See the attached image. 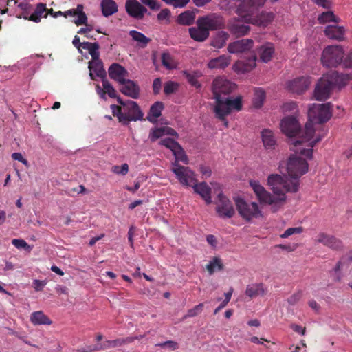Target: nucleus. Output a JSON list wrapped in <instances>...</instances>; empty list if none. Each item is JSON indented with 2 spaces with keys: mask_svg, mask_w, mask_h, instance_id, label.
I'll list each match as a JSON object with an SVG mask.
<instances>
[{
  "mask_svg": "<svg viewBox=\"0 0 352 352\" xmlns=\"http://www.w3.org/2000/svg\"><path fill=\"white\" fill-rule=\"evenodd\" d=\"M298 153L290 156L287 162L288 176L272 174L267 178V184L274 195L267 192L257 181H250V185L261 204L270 205L273 212H277L286 203V192L295 193L299 189V178L308 171V163Z\"/></svg>",
  "mask_w": 352,
  "mask_h": 352,
  "instance_id": "obj_1",
  "label": "nucleus"
},
{
  "mask_svg": "<svg viewBox=\"0 0 352 352\" xmlns=\"http://www.w3.org/2000/svg\"><path fill=\"white\" fill-rule=\"evenodd\" d=\"M282 132L287 136L292 138L298 135V140H292L291 143L293 146L291 148L296 153L311 159L313 155V147L319 142L324 135H318L312 141L306 138L305 130L300 131V126L297 119L293 116L286 117L282 120L280 123Z\"/></svg>",
  "mask_w": 352,
  "mask_h": 352,
  "instance_id": "obj_2",
  "label": "nucleus"
},
{
  "mask_svg": "<svg viewBox=\"0 0 352 352\" xmlns=\"http://www.w3.org/2000/svg\"><path fill=\"white\" fill-rule=\"evenodd\" d=\"M254 46V41L252 39L245 38L236 41L228 45V50L232 54L250 53L249 56L243 60L236 62L234 67L236 71L245 73L253 69L256 66V56L251 52Z\"/></svg>",
  "mask_w": 352,
  "mask_h": 352,
  "instance_id": "obj_3",
  "label": "nucleus"
},
{
  "mask_svg": "<svg viewBox=\"0 0 352 352\" xmlns=\"http://www.w3.org/2000/svg\"><path fill=\"white\" fill-rule=\"evenodd\" d=\"M118 102L122 107L111 104L110 108L113 116L117 117L123 125H128L131 121L143 120L144 113L136 102L132 100L124 102L121 98H118Z\"/></svg>",
  "mask_w": 352,
  "mask_h": 352,
  "instance_id": "obj_4",
  "label": "nucleus"
},
{
  "mask_svg": "<svg viewBox=\"0 0 352 352\" xmlns=\"http://www.w3.org/2000/svg\"><path fill=\"white\" fill-rule=\"evenodd\" d=\"M331 117V110L329 103L314 104L309 107L308 121L305 124V133L306 138L311 140L315 133L314 123L322 124L327 122Z\"/></svg>",
  "mask_w": 352,
  "mask_h": 352,
  "instance_id": "obj_5",
  "label": "nucleus"
},
{
  "mask_svg": "<svg viewBox=\"0 0 352 352\" xmlns=\"http://www.w3.org/2000/svg\"><path fill=\"white\" fill-rule=\"evenodd\" d=\"M214 112L216 117L222 121H225L224 124L228 126V122L226 120V117L229 115L232 111H241L242 109V97L237 96L232 99L230 97H225L218 99L215 101Z\"/></svg>",
  "mask_w": 352,
  "mask_h": 352,
  "instance_id": "obj_6",
  "label": "nucleus"
},
{
  "mask_svg": "<svg viewBox=\"0 0 352 352\" xmlns=\"http://www.w3.org/2000/svg\"><path fill=\"white\" fill-rule=\"evenodd\" d=\"M344 50L340 45H329L322 52L321 61L327 67H336L343 61Z\"/></svg>",
  "mask_w": 352,
  "mask_h": 352,
  "instance_id": "obj_7",
  "label": "nucleus"
},
{
  "mask_svg": "<svg viewBox=\"0 0 352 352\" xmlns=\"http://www.w3.org/2000/svg\"><path fill=\"white\" fill-rule=\"evenodd\" d=\"M235 204L239 214L248 221L263 217L262 212L256 202L248 203L243 199L237 197L235 199Z\"/></svg>",
  "mask_w": 352,
  "mask_h": 352,
  "instance_id": "obj_8",
  "label": "nucleus"
},
{
  "mask_svg": "<svg viewBox=\"0 0 352 352\" xmlns=\"http://www.w3.org/2000/svg\"><path fill=\"white\" fill-rule=\"evenodd\" d=\"M266 0H242L237 6L236 14L244 19L245 23L252 18L257 9L263 6Z\"/></svg>",
  "mask_w": 352,
  "mask_h": 352,
  "instance_id": "obj_9",
  "label": "nucleus"
},
{
  "mask_svg": "<svg viewBox=\"0 0 352 352\" xmlns=\"http://www.w3.org/2000/svg\"><path fill=\"white\" fill-rule=\"evenodd\" d=\"M235 89V84L232 83L223 77L216 78L212 85V90L216 101L218 99L225 98L223 96H228Z\"/></svg>",
  "mask_w": 352,
  "mask_h": 352,
  "instance_id": "obj_10",
  "label": "nucleus"
},
{
  "mask_svg": "<svg viewBox=\"0 0 352 352\" xmlns=\"http://www.w3.org/2000/svg\"><path fill=\"white\" fill-rule=\"evenodd\" d=\"M196 23H199L201 26L206 28L207 31L217 30L224 28L225 21L223 16L217 13H210L206 15L199 16Z\"/></svg>",
  "mask_w": 352,
  "mask_h": 352,
  "instance_id": "obj_11",
  "label": "nucleus"
},
{
  "mask_svg": "<svg viewBox=\"0 0 352 352\" xmlns=\"http://www.w3.org/2000/svg\"><path fill=\"white\" fill-rule=\"evenodd\" d=\"M315 242L320 243L333 251L342 252L344 250V243L340 238L324 232L318 234Z\"/></svg>",
  "mask_w": 352,
  "mask_h": 352,
  "instance_id": "obj_12",
  "label": "nucleus"
},
{
  "mask_svg": "<svg viewBox=\"0 0 352 352\" xmlns=\"http://www.w3.org/2000/svg\"><path fill=\"white\" fill-rule=\"evenodd\" d=\"M179 162L175 159V162L172 163L171 170L181 184H192V182L195 181V173L189 167L179 165Z\"/></svg>",
  "mask_w": 352,
  "mask_h": 352,
  "instance_id": "obj_13",
  "label": "nucleus"
},
{
  "mask_svg": "<svg viewBox=\"0 0 352 352\" xmlns=\"http://www.w3.org/2000/svg\"><path fill=\"white\" fill-rule=\"evenodd\" d=\"M160 144L169 148L173 152L175 159L177 160V161H181L184 164H188V157L183 148L177 142L172 138H167L161 140Z\"/></svg>",
  "mask_w": 352,
  "mask_h": 352,
  "instance_id": "obj_14",
  "label": "nucleus"
},
{
  "mask_svg": "<svg viewBox=\"0 0 352 352\" xmlns=\"http://www.w3.org/2000/svg\"><path fill=\"white\" fill-rule=\"evenodd\" d=\"M216 211L221 218H231L235 214L232 203L222 193L218 195Z\"/></svg>",
  "mask_w": 352,
  "mask_h": 352,
  "instance_id": "obj_15",
  "label": "nucleus"
},
{
  "mask_svg": "<svg viewBox=\"0 0 352 352\" xmlns=\"http://www.w3.org/2000/svg\"><path fill=\"white\" fill-rule=\"evenodd\" d=\"M333 82L325 76L318 81L314 91V96L317 100L323 101L329 98L333 89Z\"/></svg>",
  "mask_w": 352,
  "mask_h": 352,
  "instance_id": "obj_16",
  "label": "nucleus"
},
{
  "mask_svg": "<svg viewBox=\"0 0 352 352\" xmlns=\"http://www.w3.org/2000/svg\"><path fill=\"white\" fill-rule=\"evenodd\" d=\"M125 8L129 16L138 20L142 19L147 12V9L137 0H126Z\"/></svg>",
  "mask_w": 352,
  "mask_h": 352,
  "instance_id": "obj_17",
  "label": "nucleus"
},
{
  "mask_svg": "<svg viewBox=\"0 0 352 352\" xmlns=\"http://www.w3.org/2000/svg\"><path fill=\"white\" fill-rule=\"evenodd\" d=\"M247 24L243 19L234 18L229 21L228 29L236 36H241L247 34L250 30Z\"/></svg>",
  "mask_w": 352,
  "mask_h": 352,
  "instance_id": "obj_18",
  "label": "nucleus"
},
{
  "mask_svg": "<svg viewBox=\"0 0 352 352\" xmlns=\"http://www.w3.org/2000/svg\"><path fill=\"white\" fill-rule=\"evenodd\" d=\"M121 87L120 91L124 95L137 99L140 96V89L139 85L133 80L126 79L120 83Z\"/></svg>",
  "mask_w": 352,
  "mask_h": 352,
  "instance_id": "obj_19",
  "label": "nucleus"
},
{
  "mask_svg": "<svg viewBox=\"0 0 352 352\" xmlns=\"http://www.w3.org/2000/svg\"><path fill=\"white\" fill-rule=\"evenodd\" d=\"M310 84L309 77H300L289 81L287 84V88L294 93L301 94L308 89Z\"/></svg>",
  "mask_w": 352,
  "mask_h": 352,
  "instance_id": "obj_20",
  "label": "nucleus"
},
{
  "mask_svg": "<svg viewBox=\"0 0 352 352\" xmlns=\"http://www.w3.org/2000/svg\"><path fill=\"white\" fill-rule=\"evenodd\" d=\"M195 175V181L190 185H185L186 186H192L194 191L199 194L206 202L207 204H210L211 200V188L206 182L197 183V179Z\"/></svg>",
  "mask_w": 352,
  "mask_h": 352,
  "instance_id": "obj_21",
  "label": "nucleus"
},
{
  "mask_svg": "<svg viewBox=\"0 0 352 352\" xmlns=\"http://www.w3.org/2000/svg\"><path fill=\"white\" fill-rule=\"evenodd\" d=\"M109 77L119 84L126 80L129 76L128 71L118 63H113L108 69Z\"/></svg>",
  "mask_w": 352,
  "mask_h": 352,
  "instance_id": "obj_22",
  "label": "nucleus"
},
{
  "mask_svg": "<svg viewBox=\"0 0 352 352\" xmlns=\"http://www.w3.org/2000/svg\"><path fill=\"white\" fill-rule=\"evenodd\" d=\"M102 84L103 87L102 89L99 85H96V92L101 98L106 100V94H108V96L111 98L118 99V98H120L117 95L116 90L106 78L102 79Z\"/></svg>",
  "mask_w": 352,
  "mask_h": 352,
  "instance_id": "obj_23",
  "label": "nucleus"
},
{
  "mask_svg": "<svg viewBox=\"0 0 352 352\" xmlns=\"http://www.w3.org/2000/svg\"><path fill=\"white\" fill-rule=\"evenodd\" d=\"M274 17L272 12H261L256 16L253 15L252 18L249 19L248 23L260 27H266L273 21Z\"/></svg>",
  "mask_w": 352,
  "mask_h": 352,
  "instance_id": "obj_24",
  "label": "nucleus"
},
{
  "mask_svg": "<svg viewBox=\"0 0 352 352\" xmlns=\"http://www.w3.org/2000/svg\"><path fill=\"white\" fill-rule=\"evenodd\" d=\"M325 77L333 82V87L334 86L342 87L345 86L347 82L352 79V73L339 74L337 72H333L331 74Z\"/></svg>",
  "mask_w": 352,
  "mask_h": 352,
  "instance_id": "obj_25",
  "label": "nucleus"
},
{
  "mask_svg": "<svg viewBox=\"0 0 352 352\" xmlns=\"http://www.w3.org/2000/svg\"><path fill=\"white\" fill-rule=\"evenodd\" d=\"M197 27L189 28L190 37L195 41L203 42L206 41L210 35L206 28L201 26L199 23H196Z\"/></svg>",
  "mask_w": 352,
  "mask_h": 352,
  "instance_id": "obj_26",
  "label": "nucleus"
},
{
  "mask_svg": "<svg viewBox=\"0 0 352 352\" xmlns=\"http://www.w3.org/2000/svg\"><path fill=\"white\" fill-rule=\"evenodd\" d=\"M344 28L338 25H327L324 30V34L328 38L339 41L344 39Z\"/></svg>",
  "mask_w": 352,
  "mask_h": 352,
  "instance_id": "obj_27",
  "label": "nucleus"
},
{
  "mask_svg": "<svg viewBox=\"0 0 352 352\" xmlns=\"http://www.w3.org/2000/svg\"><path fill=\"white\" fill-rule=\"evenodd\" d=\"M197 12H199L197 9L186 10L178 15L176 21L182 25H190L194 23Z\"/></svg>",
  "mask_w": 352,
  "mask_h": 352,
  "instance_id": "obj_28",
  "label": "nucleus"
},
{
  "mask_svg": "<svg viewBox=\"0 0 352 352\" xmlns=\"http://www.w3.org/2000/svg\"><path fill=\"white\" fill-rule=\"evenodd\" d=\"M274 53V47L271 43H267L266 44L261 46L258 49L260 59L264 63H268L270 61Z\"/></svg>",
  "mask_w": 352,
  "mask_h": 352,
  "instance_id": "obj_29",
  "label": "nucleus"
},
{
  "mask_svg": "<svg viewBox=\"0 0 352 352\" xmlns=\"http://www.w3.org/2000/svg\"><path fill=\"white\" fill-rule=\"evenodd\" d=\"M100 6L102 15L105 17L113 15L118 10V5L114 0H102Z\"/></svg>",
  "mask_w": 352,
  "mask_h": 352,
  "instance_id": "obj_30",
  "label": "nucleus"
},
{
  "mask_svg": "<svg viewBox=\"0 0 352 352\" xmlns=\"http://www.w3.org/2000/svg\"><path fill=\"white\" fill-rule=\"evenodd\" d=\"M261 138L265 148L274 149L275 148L276 140L272 131L263 129L261 132Z\"/></svg>",
  "mask_w": 352,
  "mask_h": 352,
  "instance_id": "obj_31",
  "label": "nucleus"
},
{
  "mask_svg": "<svg viewBox=\"0 0 352 352\" xmlns=\"http://www.w3.org/2000/svg\"><path fill=\"white\" fill-rule=\"evenodd\" d=\"M230 62V59L229 56L221 55L211 59L208 63V67L210 69H225L229 65Z\"/></svg>",
  "mask_w": 352,
  "mask_h": 352,
  "instance_id": "obj_32",
  "label": "nucleus"
},
{
  "mask_svg": "<svg viewBox=\"0 0 352 352\" xmlns=\"http://www.w3.org/2000/svg\"><path fill=\"white\" fill-rule=\"evenodd\" d=\"M30 321L34 325H50L52 323L51 319L42 311H37L32 313L30 316Z\"/></svg>",
  "mask_w": 352,
  "mask_h": 352,
  "instance_id": "obj_33",
  "label": "nucleus"
},
{
  "mask_svg": "<svg viewBox=\"0 0 352 352\" xmlns=\"http://www.w3.org/2000/svg\"><path fill=\"white\" fill-rule=\"evenodd\" d=\"M163 109L164 104L162 102H155L151 105L146 119L151 122H155L157 119L161 116Z\"/></svg>",
  "mask_w": 352,
  "mask_h": 352,
  "instance_id": "obj_34",
  "label": "nucleus"
},
{
  "mask_svg": "<svg viewBox=\"0 0 352 352\" xmlns=\"http://www.w3.org/2000/svg\"><path fill=\"white\" fill-rule=\"evenodd\" d=\"M266 294V289L262 283L249 285L246 287L245 294L250 298L258 296H263Z\"/></svg>",
  "mask_w": 352,
  "mask_h": 352,
  "instance_id": "obj_35",
  "label": "nucleus"
},
{
  "mask_svg": "<svg viewBox=\"0 0 352 352\" xmlns=\"http://www.w3.org/2000/svg\"><path fill=\"white\" fill-rule=\"evenodd\" d=\"M82 48L88 50L89 54L91 56L93 60H100V52L98 51L100 45L98 43L82 42Z\"/></svg>",
  "mask_w": 352,
  "mask_h": 352,
  "instance_id": "obj_36",
  "label": "nucleus"
},
{
  "mask_svg": "<svg viewBox=\"0 0 352 352\" xmlns=\"http://www.w3.org/2000/svg\"><path fill=\"white\" fill-rule=\"evenodd\" d=\"M47 11V7L45 3H39L36 5L34 12L30 15L29 21L34 23L41 22V17L44 12Z\"/></svg>",
  "mask_w": 352,
  "mask_h": 352,
  "instance_id": "obj_37",
  "label": "nucleus"
},
{
  "mask_svg": "<svg viewBox=\"0 0 352 352\" xmlns=\"http://www.w3.org/2000/svg\"><path fill=\"white\" fill-rule=\"evenodd\" d=\"M89 68L91 71L89 75L92 80H95V77L94 76L93 72L96 74L98 77H100L102 79L106 78V72L104 69L102 68V63L100 60L98 61L95 63V66H92L91 63H89Z\"/></svg>",
  "mask_w": 352,
  "mask_h": 352,
  "instance_id": "obj_38",
  "label": "nucleus"
},
{
  "mask_svg": "<svg viewBox=\"0 0 352 352\" xmlns=\"http://www.w3.org/2000/svg\"><path fill=\"white\" fill-rule=\"evenodd\" d=\"M265 92L262 88H256L254 90V96L252 103L255 108H261L265 100Z\"/></svg>",
  "mask_w": 352,
  "mask_h": 352,
  "instance_id": "obj_39",
  "label": "nucleus"
},
{
  "mask_svg": "<svg viewBox=\"0 0 352 352\" xmlns=\"http://www.w3.org/2000/svg\"><path fill=\"white\" fill-rule=\"evenodd\" d=\"M228 34L226 32H219L216 36L212 40L211 45L215 48L223 47L228 38Z\"/></svg>",
  "mask_w": 352,
  "mask_h": 352,
  "instance_id": "obj_40",
  "label": "nucleus"
},
{
  "mask_svg": "<svg viewBox=\"0 0 352 352\" xmlns=\"http://www.w3.org/2000/svg\"><path fill=\"white\" fill-rule=\"evenodd\" d=\"M223 269V264L219 257H214L206 265V270L210 274H212L215 271H221Z\"/></svg>",
  "mask_w": 352,
  "mask_h": 352,
  "instance_id": "obj_41",
  "label": "nucleus"
},
{
  "mask_svg": "<svg viewBox=\"0 0 352 352\" xmlns=\"http://www.w3.org/2000/svg\"><path fill=\"white\" fill-rule=\"evenodd\" d=\"M129 35L132 37L133 40L139 43L142 47H146L151 41L149 38L146 37L142 32L136 30H131L129 32Z\"/></svg>",
  "mask_w": 352,
  "mask_h": 352,
  "instance_id": "obj_42",
  "label": "nucleus"
},
{
  "mask_svg": "<svg viewBox=\"0 0 352 352\" xmlns=\"http://www.w3.org/2000/svg\"><path fill=\"white\" fill-rule=\"evenodd\" d=\"M184 75L186 78L188 82L193 87L196 88H200L201 84L198 81V78L201 76L199 72H188L186 71L184 72Z\"/></svg>",
  "mask_w": 352,
  "mask_h": 352,
  "instance_id": "obj_43",
  "label": "nucleus"
},
{
  "mask_svg": "<svg viewBox=\"0 0 352 352\" xmlns=\"http://www.w3.org/2000/svg\"><path fill=\"white\" fill-rule=\"evenodd\" d=\"M162 63L167 69H173L177 67V63L175 59L168 52H164L162 54Z\"/></svg>",
  "mask_w": 352,
  "mask_h": 352,
  "instance_id": "obj_44",
  "label": "nucleus"
},
{
  "mask_svg": "<svg viewBox=\"0 0 352 352\" xmlns=\"http://www.w3.org/2000/svg\"><path fill=\"white\" fill-rule=\"evenodd\" d=\"M319 23L324 24L329 22L338 23L339 19L334 15L331 11H327L322 12L318 16Z\"/></svg>",
  "mask_w": 352,
  "mask_h": 352,
  "instance_id": "obj_45",
  "label": "nucleus"
},
{
  "mask_svg": "<svg viewBox=\"0 0 352 352\" xmlns=\"http://www.w3.org/2000/svg\"><path fill=\"white\" fill-rule=\"evenodd\" d=\"M83 9L84 7L82 4L78 5V14H76L78 18L74 21V23L78 26L81 25H87V16L85 12L83 11Z\"/></svg>",
  "mask_w": 352,
  "mask_h": 352,
  "instance_id": "obj_46",
  "label": "nucleus"
},
{
  "mask_svg": "<svg viewBox=\"0 0 352 352\" xmlns=\"http://www.w3.org/2000/svg\"><path fill=\"white\" fill-rule=\"evenodd\" d=\"M122 346V341L120 338L112 340H106L102 344L98 345L99 351L104 350L110 348H115Z\"/></svg>",
  "mask_w": 352,
  "mask_h": 352,
  "instance_id": "obj_47",
  "label": "nucleus"
},
{
  "mask_svg": "<svg viewBox=\"0 0 352 352\" xmlns=\"http://www.w3.org/2000/svg\"><path fill=\"white\" fill-rule=\"evenodd\" d=\"M179 85L173 81H168L164 84V92L166 95H170L175 92L178 89Z\"/></svg>",
  "mask_w": 352,
  "mask_h": 352,
  "instance_id": "obj_48",
  "label": "nucleus"
},
{
  "mask_svg": "<svg viewBox=\"0 0 352 352\" xmlns=\"http://www.w3.org/2000/svg\"><path fill=\"white\" fill-rule=\"evenodd\" d=\"M112 171L116 174L126 175L129 172V166L127 164H123L122 166H113Z\"/></svg>",
  "mask_w": 352,
  "mask_h": 352,
  "instance_id": "obj_49",
  "label": "nucleus"
},
{
  "mask_svg": "<svg viewBox=\"0 0 352 352\" xmlns=\"http://www.w3.org/2000/svg\"><path fill=\"white\" fill-rule=\"evenodd\" d=\"M165 135L164 127L157 128L153 130L150 134V138L152 142L157 140Z\"/></svg>",
  "mask_w": 352,
  "mask_h": 352,
  "instance_id": "obj_50",
  "label": "nucleus"
},
{
  "mask_svg": "<svg viewBox=\"0 0 352 352\" xmlns=\"http://www.w3.org/2000/svg\"><path fill=\"white\" fill-rule=\"evenodd\" d=\"M303 229L302 227H296V228H289L287 229L283 234H281L282 238H287L289 236L294 234H300L302 232Z\"/></svg>",
  "mask_w": 352,
  "mask_h": 352,
  "instance_id": "obj_51",
  "label": "nucleus"
},
{
  "mask_svg": "<svg viewBox=\"0 0 352 352\" xmlns=\"http://www.w3.org/2000/svg\"><path fill=\"white\" fill-rule=\"evenodd\" d=\"M157 346H160L162 348H168L171 350H175L179 348V344L173 340H168L164 342L158 343L156 344Z\"/></svg>",
  "mask_w": 352,
  "mask_h": 352,
  "instance_id": "obj_52",
  "label": "nucleus"
},
{
  "mask_svg": "<svg viewBox=\"0 0 352 352\" xmlns=\"http://www.w3.org/2000/svg\"><path fill=\"white\" fill-rule=\"evenodd\" d=\"M203 307L204 304L199 303V305L195 306L192 309H189L186 317H195L197 316L199 313L202 311Z\"/></svg>",
  "mask_w": 352,
  "mask_h": 352,
  "instance_id": "obj_53",
  "label": "nucleus"
},
{
  "mask_svg": "<svg viewBox=\"0 0 352 352\" xmlns=\"http://www.w3.org/2000/svg\"><path fill=\"white\" fill-rule=\"evenodd\" d=\"M141 2L148 6L153 10H158L160 8V5L157 0H140Z\"/></svg>",
  "mask_w": 352,
  "mask_h": 352,
  "instance_id": "obj_54",
  "label": "nucleus"
},
{
  "mask_svg": "<svg viewBox=\"0 0 352 352\" xmlns=\"http://www.w3.org/2000/svg\"><path fill=\"white\" fill-rule=\"evenodd\" d=\"M12 243L18 249H28L30 248L28 244L23 239H14L12 240Z\"/></svg>",
  "mask_w": 352,
  "mask_h": 352,
  "instance_id": "obj_55",
  "label": "nucleus"
},
{
  "mask_svg": "<svg viewBox=\"0 0 352 352\" xmlns=\"http://www.w3.org/2000/svg\"><path fill=\"white\" fill-rule=\"evenodd\" d=\"M301 296L302 294L300 292L294 294L289 298H288V303L291 305H294L300 300Z\"/></svg>",
  "mask_w": 352,
  "mask_h": 352,
  "instance_id": "obj_56",
  "label": "nucleus"
},
{
  "mask_svg": "<svg viewBox=\"0 0 352 352\" xmlns=\"http://www.w3.org/2000/svg\"><path fill=\"white\" fill-rule=\"evenodd\" d=\"M162 87V80L160 78H157L153 82V91L154 94H158Z\"/></svg>",
  "mask_w": 352,
  "mask_h": 352,
  "instance_id": "obj_57",
  "label": "nucleus"
},
{
  "mask_svg": "<svg viewBox=\"0 0 352 352\" xmlns=\"http://www.w3.org/2000/svg\"><path fill=\"white\" fill-rule=\"evenodd\" d=\"M99 351L98 345H89L85 347L78 348L76 352H94Z\"/></svg>",
  "mask_w": 352,
  "mask_h": 352,
  "instance_id": "obj_58",
  "label": "nucleus"
},
{
  "mask_svg": "<svg viewBox=\"0 0 352 352\" xmlns=\"http://www.w3.org/2000/svg\"><path fill=\"white\" fill-rule=\"evenodd\" d=\"M170 16V11L168 8L162 9L157 14V17L159 21L167 19Z\"/></svg>",
  "mask_w": 352,
  "mask_h": 352,
  "instance_id": "obj_59",
  "label": "nucleus"
},
{
  "mask_svg": "<svg viewBox=\"0 0 352 352\" xmlns=\"http://www.w3.org/2000/svg\"><path fill=\"white\" fill-rule=\"evenodd\" d=\"M200 173H201L202 176L205 178H208L211 176L212 170L210 167L201 165L199 167Z\"/></svg>",
  "mask_w": 352,
  "mask_h": 352,
  "instance_id": "obj_60",
  "label": "nucleus"
},
{
  "mask_svg": "<svg viewBox=\"0 0 352 352\" xmlns=\"http://www.w3.org/2000/svg\"><path fill=\"white\" fill-rule=\"evenodd\" d=\"M34 288L36 292L42 291L44 286L47 284L45 280H34L33 282Z\"/></svg>",
  "mask_w": 352,
  "mask_h": 352,
  "instance_id": "obj_61",
  "label": "nucleus"
},
{
  "mask_svg": "<svg viewBox=\"0 0 352 352\" xmlns=\"http://www.w3.org/2000/svg\"><path fill=\"white\" fill-rule=\"evenodd\" d=\"M45 14L43 15V17L47 18L48 14L51 15L54 18H57L58 16H62L63 12L62 11H58L55 12L53 10L52 8L48 9L47 8V11H45Z\"/></svg>",
  "mask_w": 352,
  "mask_h": 352,
  "instance_id": "obj_62",
  "label": "nucleus"
},
{
  "mask_svg": "<svg viewBox=\"0 0 352 352\" xmlns=\"http://www.w3.org/2000/svg\"><path fill=\"white\" fill-rule=\"evenodd\" d=\"M12 158L14 160H17L19 162H22L25 165H28V162L27 160L24 159L21 153H14L12 154Z\"/></svg>",
  "mask_w": 352,
  "mask_h": 352,
  "instance_id": "obj_63",
  "label": "nucleus"
},
{
  "mask_svg": "<svg viewBox=\"0 0 352 352\" xmlns=\"http://www.w3.org/2000/svg\"><path fill=\"white\" fill-rule=\"evenodd\" d=\"M342 63L345 67L352 68V52L343 59Z\"/></svg>",
  "mask_w": 352,
  "mask_h": 352,
  "instance_id": "obj_64",
  "label": "nucleus"
}]
</instances>
